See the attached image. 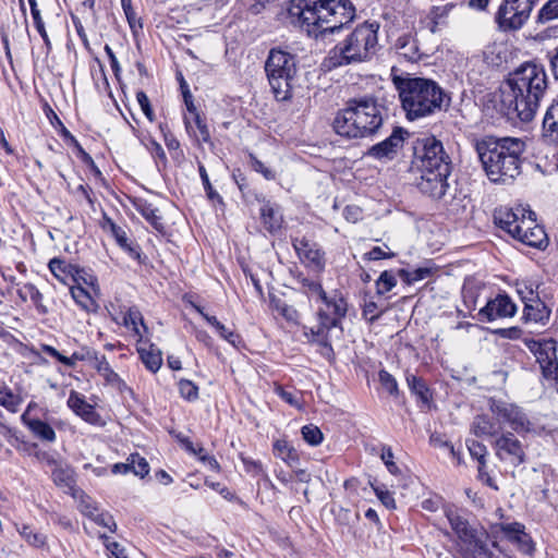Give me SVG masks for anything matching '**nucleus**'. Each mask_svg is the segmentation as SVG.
Returning <instances> with one entry per match:
<instances>
[{"mask_svg": "<svg viewBox=\"0 0 558 558\" xmlns=\"http://www.w3.org/2000/svg\"><path fill=\"white\" fill-rule=\"evenodd\" d=\"M547 88L545 69L525 62L509 73L500 87V101L507 114H515L521 121L529 122L535 117Z\"/></svg>", "mask_w": 558, "mask_h": 558, "instance_id": "obj_1", "label": "nucleus"}, {"mask_svg": "<svg viewBox=\"0 0 558 558\" xmlns=\"http://www.w3.org/2000/svg\"><path fill=\"white\" fill-rule=\"evenodd\" d=\"M287 11L291 23L315 38L340 31L355 17L350 0H290Z\"/></svg>", "mask_w": 558, "mask_h": 558, "instance_id": "obj_2", "label": "nucleus"}, {"mask_svg": "<svg viewBox=\"0 0 558 558\" xmlns=\"http://www.w3.org/2000/svg\"><path fill=\"white\" fill-rule=\"evenodd\" d=\"M474 148L487 178L494 183H509L521 172L525 144L515 137L483 136L474 140Z\"/></svg>", "mask_w": 558, "mask_h": 558, "instance_id": "obj_3", "label": "nucleus"}, {"mask_svg": "<svg viewBox=\"0 0 558 558\" xmlns=\"http://www.w3.org/2000/svg\"><path fill=\"white\" fill-rule=\"evenodd\" d=\"M388 118L386 106L374 97L350 99L332 121V129L341 137L359 140L380 134Z\"/></svg>", "mask_w": 558, "mask_h": 558, "instance_id": "obj_4", "label": "nucleus"}, {"mask_svg": "<svg viewBox=\"0 0 558 558\" xmlns=\"http://www.w3.org/2000/svg\"><path fill=\"white\" fill-rule=\"evenodd\" d=\"M393 82L409 120L432 116L446 109L450 104V97L433 80L395 77Z\"/></svg>", "mask_w": 558, "mask_h": 558, "instance_id": "obj_5", "label": "nucleus"}, {"mask_svg": "<svg viewBox=\"0 0 558 558\" xmlns=\"http://www.w3.org/2000/svg\"><path fill=\"white\" fill-rule=\"evenodd\" d=\"M415 158L421 171L418 190L432 198L440 199L449 187L448 177L451 173V161L441 142L435 137L423 140L422 147L415 148Z\"/></svg>", "mask_w": 558, "mask_h": 558, "instance_id": "obj_6", "label": "nucleus"}, {"mask_svg": "<svg viewBox=\"0 0 558 558\" xmlns=\"http://www.w3.org/2000/svg\"><path fill=\"white\" fill-rule=\"evenodd\" d=\"M379 25L364 22L357 25L329 52L332 66H341L371 59L377 51Z\"/></svg>", "mask_w": 558, "mask_h": 558, "instance_id": "obj_7", "label": "nucleus"}, {"mask_svg": "<svg viewBox=\"0 0 558 558\" xmlns=\"http://www.w3.org/2000/svg\"><path fill=\"white\" fill-rule=\"evenodd\" d=\"M322 301L331 311V315L320 310L318 312V326L316 328L304 326L303 333L310 342L320 347L319 353L324 357L331 360L333 357V349L328 333L330 329L338 327L341 319L345 317L348 303L338 291H333L329 295L326 293V299Z\"/></svg>", "mask_w": 558, "mask_h": 558, "instance_id": "obj_8", "label": "nucleus"}, {"mask_svg": "<svg viewBox=\"0 0 558 558\" xmlns=\"http://www.w3.org/2000/svg\"><path fill=\"white\" fill-rule=\"evenodd\" d=\"M269 85L278 100L292 96V87L298 72L296 57L288 51L274 48L265 62Z\"/></svg>", "mask_w": 558, "mask_h": 558, "instance_id": "obj_9", "label": "nucleus"}, {"mask_svg": "<svg viewBox=\"0 0 558 558\" xmlns=\"http://www.w3.org/2000/svg\"><path fill=\"white\" fill-rule=\"evenodd\" d=\"M445 515L466 551L475 557L488 555V534L483 529L471 526L468 519L457 508L446 507Z\"/></svg>", "mask_w": 558, "mask_h": 558, "instance_id": "obj_10", "label": "nucleus"}, {"mask_svg": "<svg viewBox=\"0 0 558 558\" xmlns=\"http://www.w3.org/2000/svg\"><path fill=\"white\" fill-rule=\"evenodd\" d=\"M537 0H504L496 14V22L500 29H520L533 10Z\"/></svg>", "mask_w": 558, "mask_h": 558, "instance_id": "obj_11", "label": "nucleus"}, {"mask_svg": "<svg viewBox=\"0 0 558 558\" xmlns=\"http://www.w3.org/2000/svg\"><path fill=\"white\" fill-rule=\"evenodd\" d=\"M490 410L497 420L507 423L511 429L518 434L531 430V422L524 411L514 403L500 399H492Z\"/></svg>", "mask_w": 558, "mask_h": 558, "instance_id": "obj_12", "label": "nucleus"}, {"mask_svg": "<svg viewBox=\"0 0 558 558\" xmlns=\"http://www.w3.org/2000/svg\"><path fill=\"white\" fill-rule=\"evenodd\" d=\"M496 457L512 466H519L525 462V448L519 438L511 432L501 433L494 442Z\"/></svg>", "mask_w": 558, "mask_h": 558, "instance_id": "obj_13", "label": "nucleus"}, {"mask_svg": "<svg viewBox=\"0 0 558 558\" xmlns=\"http://www.w3.org/2000/svg\"><path fill=\"white\" fill-rule=\"evenodd\" d=\"M403 130L395 128L391 134L384 141L372 145L364 156L369 159L377 160L381 163H387L393 160L404 143Z\"/></svg>", "mask_w": 558, "mask_h": 558, "instance_id": "obj_14", "label": "nucleus"}, {"mask_svg": "<svg viewBox=\"0 0 558 558\" xmlns=\"http://www.w3.org/2000/svg\"><path fill=\"white\" fill-rule=\"evenodd\" d=\"M517 305L506 293H499L478 311L480 320L493 322L498 318L513 317Z\"/></svg>", "mask_w": 558, "mask_h": 558, "instance_id": "obj_15", "label": "nucleus"}, {"mask_svg": "<svg viewBox=\"0 0 558 558\" xmlns=\"http://www.w3.org/2000/svg\"><path fill=\"white\" fill-rule=\"evenodd\" d=\"M527 217L521 219V231L513 239L525 245L542 248L547 243L544 229L536 223L535 213L527 210Z\"/></svg>", "mask_w": 558, "mask_h": 558, "instance_id": "obj_16", "label": "nucleus"}, {"mask_svg": "<svg viewBox=\"0 0 558 558\" xmlns=\"http://www.w3.org/2000/svg\"><path fill=\"white\" fill-rule=\"evenodd\" d=\"M494 527L496 532L502 533L523 554L531 555L534 551L532 538L525 533V526L522 523H497Z\"/></svg>", "mask_w": 558, "mask_h": 558, "instance_id": "obj_17", "label": "nucleus"}, {"mask_svg": "<svg viewBox=\"0 0 558 558\" xmlns=\"http://www.w3.org/2000/svg\"><path fill=\"white\" fill-rule=\"evenodd\" d=\"M292 245L302 263L315 270L324 269L325 254L316 243L306 239H293Z\"/></svg>", "mask_w": 558, "mask_h": 558, "instance_id": "obj_18", "label": "nucleus"}, {"mask_svg": "<svg viewBox=\"0 0 558 558\" xmlns=\"http://www.w3.org/2000/svg\"><path fill=\"white\" fill-rule=\"evenodd\" d=\"M529 298H524V322L545 326L549 322L551 310L539 299L536 292H529Z\"/></svg>", "mask_w": 558, "mask_h": 558, "instance_id": "obj_19", "label": "nucleus"}, {"mask_svg": "<svg viewBox=\"0 0 558 558\" xmlns=\"http://www.w3.org/2000/svg\"><path fill=\"white\" fill-rule=\"evenodd\" d=\"M525 209L518 207L515 209L500 207L495 210V223L508 232L512 238L521 231V219L525 217Z\"/></svg>", "mask_w": 558, "mask_h": 558, "instance_id": "obj_20", "label": "nucleus"}, {"mask_svg": "<svg viewBox=\"0 0 558 558\" xmlns=\"http://www.w3.org/2000/svg\"><path fill=\"white\" fill-rule=\"evenodd\" d=\"M66 403L76 415L81 416L87 423L96 424L100 418L94 407L86 402L84 396L75 390H71Z\"/></svg>", "mask_w": 558, "mask_h": 558, "instance_id": "obj_21", "label": "nucleus"}, {"mask_svg": "<svg viewBox=\"0 0 558 558\" xmlns=\"http://www.w3.org/2000/svg\"><path fill=\"white\" fill-rule=\"evenodd\" d=\"M259 214L262 223L269 233L274 234L282 228L283 216L277 205L266 202L260 207Z\"/></svg>", "mask_w": 558, "mask_h": 558, "instance_id": "obj_22", "label": "nucleus"}, {"mask_svg": "<svg viewBox=\"0 0 558 558\" xmlns=\"http://www.w3.org/2000/svg\"><path fill=\"white\" fill-rule=\"evenodd\" d=\"M22 422L33 433L35 437L43 441L53 442L56 440V432L46 422L39 418H33L27 415V412L22 414Z\"/></svg>", "mask_w": 558, "mask_h": 558, "instance_id": "obj_23", "label": "nucleus"}, {"mask_svg": "<svg viewBox=\"0 0 558 558\" xmlns=\"http://www.w3.org/2000/svg\"><path fill=\"white\" fill-rule=\"evenodd\" d=\"M137 352L147 369L156 373L160 368L162 364L161 352L154 344L142 339V342H138Z\"/></svg>", "mask_w": 558, "mask_h": 558, "instance_id": "obj_24", "label": "nucleus"}, {"mask_svg": "<svg viewBox=\"0 0 558 558\" xmlns=\"http://www.w3.org/2000/svg\"><path fill=\"white\" fill-rule=\"evenodd\" d=\"M544 137L558 145V99L547 108L543 120Z\"/></svg>", "mask_w": 558, "mask_h": 558, "instance_id": "obj_25", "label": "nucleus"}, {"mask_svg": "<svg viewBox=\"0 0 558 558\" xmlns=\"http://www.w3.org/2000/svg\"><path fill=\"white\" fill-rule=\"evenodd\" d=\"M123 325L131 329L137 338V342H142L145 333L148 332L147 326L144 324V318L137 307H129L123 315Z\"/></svg>", "mask_w": 558, "mask_h": 558, "instance_id": "obj_26", "label": "nucleus"}, {"mask_svg": "<svg viewBox=\"0 0 558 558\" xmlns=\"http://www.w3.org/2000/svg\"><path fill=\"white\" fill-rule=\"evenodd\" d=\"M395 48L397 53L408 61H416L420 58L417 41L409 34L398 37Z\"/></svg>", "mask_w": 558, "mask_h": 558, "instance_id": "obj_27", "label": "nucleus"}, {"mask_svg": "<svg viewBox=\"0 0 558 558\" xmlns=\"http://www.w3.org/2000/svg\"><path fill=\"white\" fill-rule=\"evenodd\" d=\"M529 348L534 353L539 365L557 359L554 340H547L544 342L532 341Z\"/></svg>", "mask_w": 558, "mask_h": 558, "instance_id": "obj_28", "label": "nucleus"}, {"mask_svg": "<svg viewBox=\"0 0 558 558\" xmlns=\"http://www.w3.org/2000/svg\"><path fill=\"white\" fill-rule=\"evenodd\" d=\"M472 432L477 437L498 436V427L487 415H476L472 423Z\"/></svg>", "mask_w": 558, "mask_h": 558, "instance_id": "obj_29", "label": "nucleus"}, {"mask_svg": "<svg viewBox=\"0 0 558 558\" xmlns=\"http://www.w3.org/2000/svg\"><path fill=\"white\" fill-rule=\"evenodd\" d=\"M111 234L116 239L119 246L128 252L132 258L140 259V246L129 241L126 232L121 227L118 225H111Z\"/></svg>", "mask_w": 558, "mask_h": 558, "instance_id": "obj_30", "label": "nucleus"}, {"mask_svg": "<svg viewBox=\"0 0 558 558\" xmlns=\"http://www.w3.org/2000/svg\"><path fill=\"white\" fill-rule=\"evenodd\" d=\"M136 210L157 230L163 228L158 209L153 204L138 199L135 203Z\"/></svg>", "mask_w": 558, "mask_h": 558, "instance_id": "obj_31", "label": "nucleus"}, {"mask_svg": "<svg viewBox=\"0 0 558 558\" xmlns=\"http://www.w3.org/2000/svg\"><path fill=\"white\" fill-rule=\"evenodd\" d=\"M17 293L23 301L29 299L34 303L38 313H48V308L43 304L41 292L33 283H25L22 288L19 289Z\"/></svg>", "mask_w": 558, "mask_h": 558, "instance_id": "obj_32", "label": "nucleus"}, {"mask_svg": "<svg viewBox=\"0 0 558 558\" xmlns=\"http://www.w3.org/2000/svg\"><path fill=\"white\" fill-rule=\"evenodd\" d=\"M71 295L75 303L86 312H96L97 303L92 295L81 286L70 288Z\"/></svg>", "mask_w": 558, "mask_h": 558, "instance_id": "obj_33", "label": "nucleus"}, {"mask_svg": "<svg viewBox=\"0 0 558 558\" xmlns=\"http://www.w3.org/2000/svg\"><path fill=\"white\" fill-rule=\"evenodd\" d=\"M16 531L25 539V542L36 548L44 547L46 545L47 537L45 534L36 532L32 526L23 524L19 525L15 523Z\"/></svg>", "mask_w": 558, "mask_h": 558, "instance_id": "obj_34", "label": "nucleus"}, {"mask_svg": "<svg viewBox=\"0 0 558 558\" xmlns=\"http://www.w3.org/2000/svg\"><path fill=\"white\" fill-rule=\"evenodd\" d=\"M274 452L278 458L283 460L289 465H293L294 463L299 462V454L296 450L286 440H277L274 444Z\"/></svg>", "mask_w": 558, "mask_h": 558, "instance_id": "obj_35", "label": "nucleus"}, {"mask_svg": "<svg viewBox=\"0 0 558 558\" xmlns=\"http://www.w3.org/2000/svg\"><path fill=\"white\" fill-rule=\"evenodd\" d=\"M468 448L470 451V454L472 458L476 459L478 461V477L484 478V474H486V456H487V448L485 445L472 440L468 444Z\"/></svg>", "mask_w": 558, "mask_h": 558, "instance_id": "obj_36", "label": "nucleus"}, {"mask_svg": "<svg viewBox=\"0 0 558 558\" xmlns=\"http://www.w3.org/2000/svg\"><path fill=\"white\" fill-rule=\"evenodd\" d=\"M22 399L14 395L7 386H0V405L10 412H17Z\"/></svg>", "mask_w": 558, "mask_h": 558, "instance_id": "obj_37", "label": "nucleus"}, {"mask_svg": "<svg viewBox=\"0 0 558 558\" xmlns=\"http://www.w3.org/2000/svg\"><path fill=\"white\" fill-rule=\"evenodd\" d=\"M205 320L213 326L216 331L219 333L221 338H223L229 343L235 345L236 341H239V335L229 330L223 324H221L216 316L205 315Z\"/></svg>", "mask_w": 558, "mask_h": 558, "instance_id": "obj_38", "label": "nucleus"}, {"mask_svg": "<svg viewBox=\"0 0 558 558\" xmlns=\"http://www.w3.org/2000/svg\"><path fill=\"white\" fill-rule=\"evenodd\" d=\"M407 383L413 393H415L423 402H428L430 397L429 389L422 378L414 375H408Z\"/></svg>", "mask_w": 558, "mask_h": 558, "instance_id": "obj_39", "label": "nucleus"}, {"mask_svg": "<svg viewBox=\"0 0 558 558\" xmlns=\"http://www.w3.org/2000/svg\"><path fill=\"white\" fill-rule=\"evenodd\" d=\"M397 286V279L392 271L385 270L376 280V292L378 295H384L391 291Z\"/></svg>", "mask_w": 558, "mask_h": 558, "instance_id": "obj_40", "label": "nucleus"}, {"mask_svg": "<svg viewBox=\"0 0 558 558\" xmlns=\"http://www.w3.org/2000/svg\"><path fill=\"white\" fill-rule=\"evenodd\" d=\"M130 464V472L134 473L136 476L141 478L145 477L149 473V464L145 458L141 457L138 453H132L128 458Z\"/></svg>", "mask_w": 558, "mask_h": 558, "instance_id": "obj_41", "label": "nucleus"}, {"mask_svg": "<svg viewBox=\"0 0 558 558\" xmlns=\"http://www.w3.org/2000/svg\"><path fill=\"white\" fill-rule=\"evenodd\" d=\"M558 19V0H548L537 14V22L545 24Z\"/></svg>", "mask_w": 558, "mask_h": 558, "instance_id": "obj_42", "label": "nucleus"}, {"mask_svg": "<svg viewBox=\"0 0 558 558\" xmlns=\"http://www.w3.org/2000/svg\"><path fill=\"white\" fill-rule=\"evenodd\" d=\"M52 275L61 282H65L68 274L73 269L72 265L65 264L63 260L53 258L48 265Z\"/></svg>", "mask_w": 558, "mask_h": 558, "instance_id": "obj_43", "label": "nucleus"}, {"mask_svg": "<svg viewBox=\"0 0 558 558\" xmlns=\"http://www.w3.org/2000/svg\"><path fill=\"white\" fill-rule=\"evenodd\" d=\"M272 304L275 310L288 322L298 324L299 323V312L291 305L287 304L281 300H272Z\"/></svg>", "mask_w": 558, "mask_h": 558, "instance_id": "obj_44", "label": "nucleus"}, {"mask_svg": "<svg viewBox=\"0 0 558 558\" xmlns=\"http://www.w3.org/2000/svg\"><path fill=\"white\" fill-rule=\"evenodd\" d=\"M304 440L311 446H318L323 441L322 430L313 425H305L301 429Z\"/></svg>", "mask_w": 558, "mask_h": 558, "instance_id": "obj_45", "label": "nucleus"}, {"mask_svg": "<svg viewBox=\"0 0 558 558\" xmlns=\"http://www.w3.org/2000/svg\"><path fill=\"white\" fill-rule=\"evenodd\" d=\"M430 275V270L428 268H417L413 271H408L405 269L399 270V276L405 281L408 284H412L416 281L423 280Z\"/></svg>", "mask_w": 558, "mask_h": 558, "instance_id": "obj_46", "label": "nucleus"}, {"mask_svg": "<svg viewBox=\"0 0 558 558\" xmlns=\"http://www.w3.org/2000/svg\"><path fill=\"white\" fill-rule=\"evenodd\" d=\"M179 390L182 398L189 401H194L198 398V387L187 379L179 381Z\"/></svg>", "mask_w": 558, "mask_h": 558, "instance_id": "obj_47", "label": "nucleus"}, {"mask_svg": "<svg viewBox=\"0 0 558 558\" xmlns=\"http://www.w3.org/2000/svg\"><path fill=\"white\" fill-rule=\"evenodd\" d=\"M384 312L385 310H379L378 304L372 300L365 301L362 308L363 317L367 319L371 324L376 322Z\"/></svg>", "mask_w": 558, "mask_h": 558, "instance_id": "obj_48", "label": "nucleus"}, {"mask_svg": "<svg viewBox=\"0 0 558 558\" xmlns=\"http://www.w3.org/2000/svg\"><path fill=\"white\" fill-rule=\"evenodd\" d=\"M393 458L395 456L391 448L389 446L383 445L380 459L383 460L384 464L386 465L390 474L398 475L400 474V469L395 463Z\"/></svg>", "mask_w": 558, "mask_h": 558, "instance_id": "obj_49", "label": "nucleus"}, {"mask_svg": "<svg viewBox=\"0 0 558 558\" xmlns=\"http://www.w3.org/2000/svg\"><path fill=\"white\" fill-rule=\"evenodd\" d=\"M198 172H199L204 189L206 191L207 197L210 201H218L219 203H222L221 196L211 186V183L209 181V178H208V174H207V171H206L204 165H202V163L198 165Z\"/></svg>", "mask_w": 558, "mask_h": 558, "instance_id": "obj_50", "label": "nucleus"}, {"mask_svg": "<svg viewBox=\"0 0 558 558\" xmlns=\"http://www.w3.org/2000/svg\"><path fill=\"white\" fill-rule=\"evenodd\" d=\"M100 538L104 539V545L110 557L112 558H126L125 548L116 541H111L106 535H100Z\"/></svg>", "mask_w": 558, "mask_h": 558, "instance_id": "obj_51", "label": "nucleus"}, {"mask_svg": "<svg viewBox=\"0 0 558 558\" xmlns=\"http://www.w3.org/2000/svg\"><path fill=\"white\" fill-rule=\"evenodd\" d=\"M379 383L390 395H398V384L396 378L385 369H381L378 374Z\"/></svg>", "mask_w": 558, "mask_h": 558, "instance_id": "obj_52", "label": "nucleus"}, {"mask_svg": "<svg viewBox=\"0 0 558 558\" xmlns=\"http://www.w3.org/2000/svg\"><path fill=\"white\" fill-rule=\"evenodd\" d=\"M97 372L105 378V380L111 385H118L121 383L120 376L111 368L108 361L100 362Z\"/></svg>", "mask_w": 558, "mask_h": 558, "instance_id": "obj_53", "label": "nucleus"}, {"mask_svg": "<svg viewBox=\"0 0 558 558\" xmlns=\"http://www.w3.org/2000/svg\"><path fill=\"white\" fill-rule=\"evenodd\" d=\"M251 166L254 171L260 173L266 180H275L276 173L254 155H250Z\"/></svg>", "mask_w": 558, "mask_h": 558, "instance_id": "obj_54", "label": "nucleus"}, {"mask_svg": "<svg viewBox=\"0 0 558 558\" xmlns=\"http://www.w3.org/2000/svg\"><path fill=\"white\" fill-rule=\"evenodd\" d=\"M373 486V489L376 494V496L378 497V499L381 501V504L389 508V509H393L396 508V502H395V498L392 496V494L387 490V489H384V487L381 486Z\"/></svg>", "mask_w": 558, "mask_h": 558, "instance_id": "obj_55", "label": "nucleus"}, {"mask_svg": "<svg viewBox=\"0 0 558 558\" xmlns=\"http://www.w3.org/2000/svg\"><path fill=\"white\" fill-rule=\"evenodd\" d=\"M92 520L97 523L98 525H101L104 527H107L111 532H116L117 524L113 520V518L109 513H98V511L93 515Z\"/></svg>", "mask_w": 558, "mask_h": 558, "instance_id": "obj_56", "label": "nucleus"}, {"mask_svg": "<svg viewBox=\"0 0 558 558\" xmlns=\"http://www.w3.org/2000/svg\"><path fill=\"white\" fill-rule=\"evenodd\" d=\"M303 287L306 289L307 293H310L312 295L316 294L319 300L326 299V292L319 282L304 279Z\"/></svg>", "mask_w": 558, "mask_h": 558, "instance_id": "obj_57", "label": "nucleus"}, {"mask_svg": "<svg viewBox=\"0 0 558 558\" xmlns=\"http://www.w3.org/2000/svg\"><path fill=\"white\" fill-rule=\"evenodd\" d=\"M136 99L141 106V109L143 110L144 114L147 117V119L149 121H153L154 120V111L151 109V106H150L147 95L143 90H140L136 93Z\"/></svg>", "mask_w": 558, "mask_h": 558, "instance_id": "obj_58", "label": "nucleus"}, {"mask_svg": "<svg viewBox=\"0 0 558 558\" xmlns=\"http://www.w3.org/2000/svg\"><path fill=\"white\" fill-rule=\"evenodd\" d=\"M542 369V374L544 378L547 380H553L554 378H557L558 376V362L557 359L546 362L544 364L539 365Z\"/></svg>", "mask_w": 558, "mask_h": 558, "instance_id": "obj_59", "label": "nucleus"}, {"mask_svg": "<svg viewBox=\"0 0 558 558\" xmlns=\"http://www.w3.org/2000/svg\"><path fill=\"white\" fill-rule=\"evenodd\" d=\"M497 336L504 339L517 340L522 336V329L520 327L513 326L509 328H499L494 331Z\"/></svg>", "mask_w": 558, "mask_h": 558, "instance_id": "obj_60", "label": "nucleus"}, {"mask_svg": "<svg viewBox=\"0 0 558 558\" xmlns=\"http://www.w3.org/2000/svg\"><path fill=\"white\" fill-rule=\"evenodd\" d=\"M32 17L34 20V24H35V27H36L37 32L40 34L45 45L49 49L51 44H50V39L48 37V34L46 32L45 24H44V21L41 19L40 12H34V14H32Z\"/></svg>", "mask_w": 558, "mask_h": 558, "instance_id": "obj_61", "label": "nucleus"}, {"mask_svg": "<svg viewBox=\"0 0 558 558\" xmlns=\"http://www.w3.org/2000/svg\"><path fill=\"white\" fill-rule=\"evenodd\" d=\"M52 480L57 485L70 486L72 477L70 473L61 468H57L52 471Z\"/></svg>", "mask_w": 558, "mask_h": 558, "instance_id": "obj_62", "label": "nucleus"}, {"mask_svg": "<svg viewBox=\"0 0 558 558\" xmlns=\"http://www.w3.org/2000/svg\"><path fill=\"white\" fill-rule=\"evenodd\" d=\"M194 122L196 124V128L198 130V140L204 142V143H207L209 142L210 140V133H209V130L206 125V123L202 120L201 116L198 113H195L194 114Z\"/></svg>", "mask_w": 558, "mask_h": 558, "instance_id": "obj_63", "label": "nucleus"}, {"mask_svg": "<svg viewBox=\"0 0 558 558\" xmlns=\"http://www.w3.org/2000/svg\"><path fill=\"white\" fill-rule=\"evenodd\" d=\"M121 5H122V9L126 16V20L130 24V27L134 28L135 24H136V13L132 8V1L131 0H121Z\"/></svg>", "mask_w": 558, "mask_h": 558, "instance_id": "obj_64", "label": "nucleus"}]
</instances>
